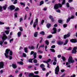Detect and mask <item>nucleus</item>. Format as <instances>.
<instances>
[{"label":"nucleus","mask_w":77,"mask_h":77,"mask_svg":"<svg viewBox=\"0 0 77 77\" xmlns=\"http://www.w3.org/2000/svg\"><path fill=\"white\" fill-rule=\"evenodd\" d=\"M10 49H7L5 51V53L4 54L6 58H8L9 57L10 60L12 59V56H8V54H9V51H10Z\"/></svg>","instance_id":"f257e3e1"},{"label":"nucleus","mask_w":77,"mask_h":77,"mask_svg":"<svg viewBox=\"0 0 77 77\" xmlns=\"http://www.w3.org/2000/svg\"><path fill=\"white\" fill-rule=\"evenodd\" d=\"M8 38V37L6 36V34H3V36L2 37V40L0 41V45L1 46H3V44L5 42V41Z\"/></svg>","instance_id":"f03ea898"},{"label":"nucleus","mask_w":77,"mask_h":77,"mask_svg":"<svg viewBox=\"0 0 77 77\" xmlns=\"http://www.w3.org/2000/svg\"><path fill=\"white\" fill-rule=\"evenodd\" d=\"M59 6L60 8H62V4H55L54 6V9H58L59 8Z\"/></svg>","instance_id":"7ed1b4c3"},{"label":"nucleus","mask_w":77,"mask_h":77,"mask_svg":"<svg viewBox=\"0 0 77 77\" xmlns=\"http://www.w3.org/2000/svg\"><path fill=\"white\" fill-rule=\"evenodd\" d=\"M68 62L70 63H73L74 62V60H72V57H69L68 59Z\"/></svg>","instance_id":"20e7f679"},{"label":"nucleus","mask_w":77,"mask_h":77,"mask_svg":"<svg viewBox=\"0 0 77 77\" xmlns=\"http://www.w3.org/2000/svg\"><path fill=\"white\" fill-rule=\"evenodd\" d=\"M55 72V74H58V72H59V66H57L56 68Z\"/></svg>","instance_id":"39448f33"},{"label":"nucleus","mask_w":77,"mask_h":77,"mask_svg":"<svg viewBox=\"0 0 77 77\" xmlns=\"http://www.w3.org/2000/svg\"><path fill=\"white\" fill-rule=\"evenodd\" d=\"M33 54L34 56L33 59H36V54H37V53L36 52H34V51H32L31 52V55H32Z\"/></svg>","instance_id":"423d86ee"},{"label":"nucleus","mask_w":77,"mask_h":77,"mask_svg":"<svg viewBox=\"0 0 77 77\" xmlns=\"http://www.w3.org/2000/svg\"><path fill=\"white\" fill-rule=\"evenodd\" d=\"M38 19H36L35 20V22L33 24V27L35 28L36 27V25L38 24Z\"/></svg>","instance_id":"0eeeda50"},{"label":"nucleus","mask_w":77,"mask_h":77,"mask_svg":"<svg viewBox=\"0 0 77 77\" xmlns=\"http://www.w3.org/2000/svg\"><path fill=\"white\" fill-rule=\"evenodd\" d=\"M9 8L11 11H12V10H14L15 9V6L11 5L9 7Z\"/></svg>","instance_id":"6e6552de"},{"label":"nucleus","mask_w":77,"mask_h":77,"mask_svg":"<svg viewBox=\"0 0 77 77\" xmlns=\"http://www.w3.org/2000/svg\"><path fill=\"white\" fill-rule=\"evenodd\" d=\"M4 68V63L1 62H0V69L1 68Z\"/></svg>","instance_id":"1a4fd4ad"},{"label":"nucleus","mask_w":77,"mask_h":77,"mask_svg":"<svg viewBox=\"0 0 77 77\" xmlns=\"http://www.w3.org/2000/svg\"><path fill=\"white\" fill-rule=\"evenodd\" d=\"M77 52V47H75L74 48L73 50L72 51V53L73 54Z\"/></svg>","instance_id":"9d476101"},{"label":"nucleus","mask_w":77,"mask_h":77,"mask_svg":"<svg viewBox=\"0 0 77 77\" xmlns=\"http://www.w3.org/2000/svg\"><path fill=\"white\" fill-rule=\"evenodd\" d=\"M36 75H34V74L33 73H30L29 74V77H35V76Z\"/></svg>","instance_id":"9b49d317"},{"label":"nucleus","mask_w":77,"mask_h":77,"mask_svg":"<svg viewBox=\"0 0 77 77\" xmlns=\"http://www.w3.org/2000/svg\"><path fill=\"white\" fill-rule=\"evenodd\" d=\"M12 67L14 69H15L17 68V66L16 64H12Z\"/></svg>","instance_id":"f8f14e48"},{"label":"nucleus","mask_w":77,"mask_h":77,"mask_svg":"<svg viewBox=\"0 0 77 77\" xmlns=\"http://www.w3.org/2000/svg\"><path fill=\"white\" fill-rule=\"evenodd\" d=\"M70 36V34L69 33L67 35H65L64 36V39H66V38H68Z\"/></svg>","instance_id":"ddd939ff"},{"label":"nucleus","mask_w":77,"mask_h":77,"mask_svg":"<svg viewBox=\"0 0 77 77\" xmlns=\"http://www.w3.org/2000/svg\"><path fill=\"white\" fill-rule=\"evenodd\" d=\"M70 41L71 42L75 43V42H77V40L76 39H72V40H70Z\"/></svg>","instance_id":"4468645a"},{"label":"nucleus","mask_w":77,"mask_h":77,"mask_svg":"<svg viewBox=\"0 0 77 77\" xmlns=\"http://www.w3.org/2000/svg\"><path fill=\"white\" fill-rule=\"evenodd\" d=\"M53 30L54 31V32H52V34L56 33V32H57V31L56 30V28H53Z\"/></svg>","instance_id":"2eb2a0df"},{"label":"nucleus","mask_w":77,"mask_h":77,"mask_svg":"<svg viewBox=\"0 0 77 77\" xmlns=\"http://www.w3.org/2000/svg\"><path fill=\"white\" fill-rule=\"evenodd\" d=\"M22 34V32L21 31H19L17 33V36L18 37H20Z\"/></svg>","instance_id":"dca6fc26"},{"label":"nucleus","mask_w":77,"mask_h":77,"mask_svg":"<svg viewBox=\"0 0 77 77\" xmlns=\"http://www.w3.org/2000/svg\"><path fill=\"white\" fill-rule=\"evenodd\" d=\"M28 48L30 50H33V49H34V46H29L28 47Z\"/></svg>","instance_id":"f3484780"},{"label":"nucleus","mask_w":77,"mask_h":77,"mask_svg":"<svg viewBox=\"0 0 77 77\" xmlns=\"http://www.w3.org/2000/svg\"><path fill=\"white\" fill-rule=\"evenodd\" d=\"M8 5H5L4 6H3L2 8L4 9V10H5L6 9V8H7V7Z\"/></svg>","instance_id":"a211bd4d"},{"label":"nucleus","mask_w":77,"mask_h":77,"mask_svg":"<svg viewBox=\"0 0 77 77\" xmlns=\"http://www.w3.org/2000/svg\"><path fill=\"white\" fill-rule=\"evenodd\" d=\"M17 63L20 64V65H23L24 64V63H23V62L22 61L17 62Z\"/></svg>","instance_id":"6ab92c4d"},{"label":"nucleus","mask_w":77,"mask_h":77,"mask_svg":"<svg viewBox=\"0 0 77 77\" xmlns=\"http://www.w3.org/2000/svg\"><path fill=\"white\" fill-rule=\"evenodd\" d=\"M51 60V59H49L47 61H43V62H44V63H48Z\"/></svg>","instance_id":"aec40b11"},{"label":"nucleus","mask_w":77,"mask_h":77,"mask_svg":"<svg viewBox=\"0 0 77 77\" xmlns=\"http://www.w3.org/2000/svg\"><path fill=\"white\" fill-rule=\"evenodd\" d=\"M49 18L52 20V21H54V19L53 18V16L51 15H50L49 16Z\"/></svg>","instance_id":"412c9836"},{"label":"nucleus","mask_w":77,"mask_h":77,"mask_svg":"<svg viewBox=\"0 0 77 77\" xmlns=\"http://www.w3.org/2000/svg\"><path fill=\"white\" fill-rule=\"evenodd\" d=\"M68 40L67 39L66 40V41H65V43H64L63 45H66V44H68Z\"/></svg>","instance_id":"4be33fe9"},{"label":"nucleus","mask_w":77,"mask_h":77,"mask_svg":"<svg viewBox=\"0 0 77 77\" xmlns=\"http://www.w3.org/2000/svg\"><path fill=\"white\" fill-rule=\"evenodd\" d=\"M45 21V20H42V21H41V23H40V25H43V24H44V22Z\"/></svg>","instance_id":"5701e85b"},{"label":"nucleus","mask_w":77,"mask_h":77,"mask_svg":"<svg viewBox=\"0 0 77 77\" xmlns=\"http://www.w3.org/2000/svg\"><path fill=\"white\" fill-rule=\"evenodd\" d=\"M63 42H61L60 41H58L57 42L58 45H62L63 44Z\"/></svg>","instance_id":"b1692460"},{"label":"nucleus","mask_w":77,"mask_h":77,"mask_svg":"<svg viewBox=\"0 0 77 77\" xmlns=\"http://www.w3.org/2000/svg\"><path fill=\"white\" fill-rule=\"evenodd\" d=\"M27 48H24V51L25 53H27L28 51L27 50Z\"/></svg>","instance_id":"393cba45"},{"label":"nucleus","mask_w":77,"mask_h":77,"mask_svg":"<svg viewBox=\"0 0 77 77\" xmlns=\"http://www.w3.org/2000/svg\"><path fill=\"white\" fill-rule=\"evenodd\" d=\"M46 26L47 28H49V27H51V24L48 23L47 24Z\"/></svg>","instance_id":"a878e982"},{"label":"nucleus","mask_w":77,"mask_h":77,"mask_svg":"<svg viewBox=\"0 0 77 77\" xmlns=\"http://www.w3.org/2000/svg\"><path fill=\"white\" fill-rule=\"evenodd\" d=\"M9 32H10L9 30H6L5 31V32L7 35H8L9 33Z\"/></svg>","instance_id":"bb28decb"},{"label":"nucleus","mask_w":77,"mask_h":77,"mask_svg":"<svg viewBox=\"0 0 77 77\" xmlns=\"http://www.w3.org/2000/svg\"><path fill=\"white\" fill-rule=\"evenodd\" d=\"M40 35H45V32L44 31H42L40 32Z\"/></svg>","instance_id":"cd10ccee"},{"label":"nucleus","mask_w":77,"mask_h":77,"mask_svg":"<svg viewBox=\"0 0 77 77\" xmlns=\"http://www.w3.org/2000/svg\"><path fill=\"white\" fill-rule=\"evenodd\" d=\"M37 36H38V32H36L34 33V37H37Z\"/></svg>","instance_id":"c85d7f7f"},{"label":"nucleus","mask_w":77,"mask_h":77,"mask_svg":"<svg viewBox=\"0 0 77 77\" xmlns=\"http://www.w3.org/2000/svg\"><path fill=\"white\" fill-rule=\"evenodd\" d=\"M33 62L35 63H38V60H37L36 59L34 60H33Z\"/></svg>","instance_id":"c756f323"},{"label":"nucleus","mask_w":77,"mask_h":77,"mask_svg":"<svg viewBox=\"0 0 77 77\" xmlns=\"http://www.w3.org/2000/svg\"><path fill=\"white\" fill-rule=\"evenodd\" d=\"M70 19H71L69 17L67 19L66 22L67 23H68V22H69V21H70Z\"/></svg>","instance_id":"7c9ffc66"},{"label":"nucleus","mask_w":77,"mask_h":77,"mask_svg":"<svg viewBox=\"0 0 77 77\" xmlns=\"http://www.w3.org/2000/svg\"><path fill=\"white\" fill-rule=\"evenodd\" d=\"M40 67L42 68H44V67H45V65H44L43 64H41L40 65Z\"/></svg>","instance_id":"2f4dec72"},{"label":"nucleus","mask_w":77,"mask_h":77,"mask_svg":"<svg viewBox=\"0 0 77 77\" xmlns=\"http://www.w3.org/2000/svg\"><path fill=\"white\" fill-rule=\"evenodd\" d=\"M19 29L20 30V31L21 32H23V28H22V27H20L19 28Z\"/></svg>","instance_id":"473e14b6"},{"label":"nucleus","mask_w":77,"mask_h":77,"mask_svg":"<svg viewBox=\"0 0 77 77\" xmlns=\"http://www.w3.org/2000/svg\"><path fill=\"white\" fill-rule=\"evenodd\" d=\"M45 43L46 44H47V45H48L49 43H48V40H46L45 41Z\"/></svg>","instance_id":"72a5a7b5"},{"label":"nucleus","mask_w":77,"mask_h":77,"mask_svg":"<svg viewBox=\"0 0 77 77\" xmlns=\"http://www.w3.org/2000/svg\"><path fill=\"white\" fill-rule=\"evenodd\" d=\"M62 59L64 61H65V60H66V59H65V57L63 56H62Z\"/></svg>","instance_id":"f704fd0d"},{"label":"nucleus","mask_w":77,"mask_h":77,"mask_svg":"<svg viewBox=\"0 0 77 77\" xmlns=\"http://www.w3.org/2000/svg\"><path fill=\"white\" fill-rule=\"evenodd\" d=\"M43 4H44V1H42L40 2V6H41V5H43Z\"/></svg>","instance_id":"c9c22d12"},{"label":"nucleus","mask_w":77,"mask_h":77,"mask_svg":"<svg viewBox=\"0 0 77 77\" xmlns=\"http://www.w3.org/2000/svg\"><path fill=\"white\" fill-rule=\"evenodd\" d=\"M2 8L3 7L2 6H0V12H2V11H3V10H2Z\"/></svg>","instance_id":"e433bc0d"},{"label":"nucleus","mask_w":77,"mask_h":77,"mask_svg":"<svg viewBox=\"0 0 77 77\" xmlns=\"http://www.w3.org/2000/svg\"><path fill=\"white\" fill-rule=\"evenodd\" d=\"M69 64V63L68 62H66V65L67 66V67H68L69 68V67H71V66L70 65L68 66V65Z\"/></svg>","instance_id":"4c0bfd02"},{"label":"nucleus","mask_w":77,"mask_h":77,"mask_svg":"<svg viewBox=\"0 0 77 77\" xmlns=\"http://www.w3.org/2000/svg\"><path fill=\"white\" fill-rule=\"evenodd\" d=\"M27 56L26 55V54L24 53H23V56L22 57H26Z\"/></svg>","instance_id":"58836bf2"},{"label":"nucleus","mask_w":77,"mask_h":77,"mask_svg":"<svg viewBox=\"0 0 77 77\" xmlns=\"http://www.w3.org/2000/svg\"><path fill=\"white\" fill-rule=\"evenodd\" d=\"M52 36H53L52 35H49L47 37V38H51Z\"/></svg>","instance_id":"ea45409f"},{"label":"nucleus","mask_w":77,"mask_h":77,"mask_svg":"<svg viewBox=\"0 0 77 77\" xmlns=\"http://www.w3.org/2000/svg\"><path fill=\"white\" fill-rule=\"evenodd\" d=\"M33 59H29V60H28V61H29V62H30L31 63H32V60H33Z\"/></svg>","instance_id":"a19ab883"},{"label":"nucleus","mask_w":77,"mask_h":77,"mask_svg":"<svg viewBox=\"0 0 77 77\" xmlns=\"http://www.w3.org/2000/svg\"><path fill=\"white\" fill-rule=\"evenodd\" d=\"M18 15V13H15L14 14V17H17V15Z\"/></svg>","instance_id":"79ce46f5"},{"label":"nucleus","mask_w":77,"mask_h":77,"mask_svg":"<svg viewBox=\"0 0 77 77\" xmlns=\"http://www.w3.org/2000/svg\"><path fill=\"white\" fill-rule=\"evenodd\" d=\"M50 50H51L52 51V52H53L54 53H55V50L54 49H50Z\"/></svg>","instance_id":"37998d69"},{"label":"nucleus","mask_w":77,"mask_h":77,"mask_svg":"<svg viewBox=\"0 0 77 77\" xmlns=\"http://www.w3.org/2000/svg\"><path fill=\"white\" fill-rule=\"evenodd\" d=\"M10 52V53H9V54L11 56H12V54H13V53H12V51H9Z\"/></svg>","instance_id":"c03bdc74"},{"label":"nucleus","mask_w":77,"mask_h":77,"mask_svg":"<svg viewBox=\"0 0 77 77\" xmlns=\"http://www.w3.org/2000/svg\"><path fill=\"white\" fill-rule=\"evenodd\" d=\"M18 10H19V8H18V7H17V8L14 10V11H15L16 12H17V11H18Z\"/></svg>","instance_id":"a18cd8bd"},{"label":"nucleus","mask_w":77,"mask_h":77,"mask_svg":"<svg viewBox=\"0 0 77 77\" xmlns=\"http://www.w3.org/2000/svg\"><path fill=\"white\" fill-rule=\"evenodd\" d=\"M56 12H58V13H60V10H56Z\"/></svg>","instance_id":"49530a36"},{"label":"nucleus","mask_w":77,"mask_h":77,"mask_svg":"<svg viewBox=\"0 0 77 77\" xmlns=\"http://www.w3.org/2000/svg\"><path fill=\"white\" fill-rule=\"evenodd\" d=\"M20 5H23V6H25V5L24 3H23V2H20Z\"/></svg>","instance_id":"de8ad7c7"},{"label":"nucleus","mask_w":77,"mask_h":77,"mask_svg":"<svg viewBox=\"0 0 77 77\" xmlns=\"http://www.w3.org/2000/svg\"><path fill=\"white\" fill-rule=\"evenodd\" d=\"M38 53H41V54H42V53H43V51L41 50H39L38 52Z\"/></svg>","instance_id":"09e8293b"},{"label":"nucleus","mask_w":77,"mask_h":77,"mask_svg":"<svg viewBox=\"0 0 77 77\" xmlns=\"http://www.w3.org/2000/svg\"><path fill=\"white\" fill-rule=\"evenodd\" d=\"M65 3V0H63L62 2V5H64Z\"/></svg>","instance_id":"8fccbe9b"},{"label":"nucleus","mask_w":77,"mask_h":77,"mask_svg":"<svg viewBox=\"0 0 77 77\" xmlns=\"http://www.w3.org/2000/svg\"><path fill=\"white\" fill-rule=\"evenodd\" d=\"M14 41V38H11V39H10L9 40L10 43H11V42H12V41Z\"/></svg>","instance_id":"3c124183"},{"label":"nucleus","mask_w":77,"mask_h":77,"mask_svg":"<svg viewBox=\"0 0 77 77\" xmlns=\"http://www.w3.org/2000/svg\"><path fill=\"white\" fill-rule=\"evenodd\" d=\"M51 48H54L56 47V46H55V45H53L52 46H51Z\"/></svg>","instance_id":"603ef678"},{"label":"nucleus","mask_w":77,"mask_h":77,"mask_svg":"<svg viewBox=\"0 0 77 77\" xmlns=\"http://www.w3.org/2000/svg\"><path fill=\"white\" fill-rule=\"evenodd\" d=\"M40 47L44 48V45L43 44V45H41L39 47V48H40Z\"/></svg>","instance_id":"864d4df0"},{"label":"nucleus","mask_w":77,"mask_h":77,"mask_svg":"<svg viewBox=\"0 0 77 77\" xmlns=\"http://www.w3.org/2000/svg\"><path fill=\"white\" fill-rule=\"evenodd\" d=\"M45 51H47V46H45Z\"/></svg>","instance_id":"5fc2aeb1"},{"label":"nucleus","mask_w":77,"mask_h":77,"mask_svg":"<svg viewBox=\"0 0 77 77\" xmlns=\"http://www.w3.org/2000/svg\"><path fill=\"white\" fill-rule=\"evenodd\" d=\"M57 57H58V58H60V57H61V55H58L57 56Z\"/></svg>","instance_id":"6e6d98bb"},{"label":"nucleus","mask_w":77,"mask_h":77,"mask_svg":"<svg viewBox=\"0 0 77 77\" xmlns=\"http://www.w3.org/2000/svg\"><path fill=\"white\" fill-rule=\"evenodd\" d=\"M63 27L64 28H65L66 27H67V24H64V25H63Z\"/></svg>","instance_id":"4d7b16f0"},{"label":"nucleus","mask_w":77,"mask_h":77,"mask_svg":"<svg viewBox=\"0 0 77 77\" xmlns=\"http://www.w3.org/2000/svg\"><path fill=\"white\" fill-rule=\"evenodd\" d=\"M66 6L67 8H69V3H66Z\"/></svg>","instance_id":"13d9d810"},{"label":"nucleus","mask_w":77,"mask_h":77,"mask_svg":"<svg viewBox=\"0 0 77 77\" xmlns=\"http://www.w3.org/2000/svg\"><path fill=\"white\" fill-rule=\"evenodd\" d=\"M58 22L60 23H62V20H58Z\"/></svg>","instance_id":"bf43d9fd"},{"label":"nucleus","mask_w":77,"mask_h":77,"mask_svg":"<svg viewBox=\"0 0 77 77\" xmlns=\"http://www.w3.org/2000/svg\"><path fill=\"white\" fill-rule=\"evenodd\" d=\"M33 20H32L30 22V25H32V24H33Z\"/></svg>","instance_id":"052dcab7"},{"label":"nucleus","mask_w":77,"mask_h":77,"mask_svg":"<svg viewBox=\"0 0 77 77\" xmlns=\"http://www.w3.org/2000/svg\"><path fill=\"white\" fill-rule=\"evenodd\" d=\"M23 20V17H21L20 19V22H21V21Z\"/></svg>","instance_id":"680f3d73"},{"label":"nucleus","mask_w":77,"mask_h":77,"mask_svg":"<svg viewBox=\"0 0 77 77\" xmlns=\"http://www.w3.org/2000/svg\"><path fill=\"white\" fill-rule=\"evenodd\" d=\"M22 75H23V74L20 73L19 75V77H22Z\"/></svg>","instance_id":"e2e57ef3"},{"label":"nucleus","mask_w":77,"mask_h":77,"mask_svg":"<svg viewBox=\"0 0 77 77\" xmlns=\"http://www.w3.org/2000/svg\"><path fill=\"white\" fill-rule=\"evenodd\" d=\"M72 49V48L71 47H69V48L67 49V50H71Z\"/></svg>","instance_id":"0e129e2a"},{"label":"nucleus","mask_w":77,"mask_h":77,"mask_svg":"<svg viewBox=\"0 0 77 77\" xmlns=\"http://www.w3.org/2000/svg\"><path fill=\"white\" fill-rule=\"evenodd\" d=\"M74 18V16H72L70 18V19H73Z\"/></svg>","instance_id":"69168bd1"},{"label":"nucleus","mask_w":77,"mask_h":77,"mask_svg":"<svg viewBox=\"0 0 77 77\" xmlns=\"http://www.w3.org/2000/svg\"><path fill=\"white\" fill-rule=\"evenodd\" d=\"M42 56L40 55L38 56V57L39 59H42Z\"/></svg>","instance_id":"338daca9"},{"label":"nucleus","mask_w":77,"mask_h":77,"mask_svg":"<svg viewBox=\"0 0 77 77\" xmlns=\"http://www.w3.org/2000/svg\"><path fill=\"white\" fill-rule=\"evenodd\" d=\"M75 77V75H72L71 77Z\"/></svg>","instance_id":"774afa93"}]
</instances>
